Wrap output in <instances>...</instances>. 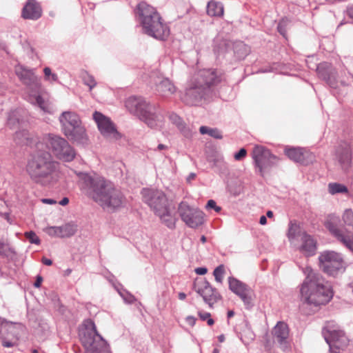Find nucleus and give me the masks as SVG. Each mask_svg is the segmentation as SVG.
<instances>
[{
	"label": "nucleus",
	"mask_w": 353,
	"mask_h": 353,
	"mask_svg": "<svg viewBox=\"0 0 353 353\" xmlns=\"http://www.w3.org/2000/svg\"><path fill=\"white\" fill-rule=\"evenodd\" d=\"M83 191L88 196L107 211H114L125 202L122 192L103 177L85 174L83 179Z\"/></svg>",
	"instance_id": "f257e3e1"
},
{
	"label": "nucleus",
	"mask_w": 353,
	"mask_h": 353,
	"mask_svg": "<svg viewBox=\"0 0 353 353\" xmlns=\"http://www.w3.org/2000/svg\"><path fill=\"white\" fill-rule=\"evenodd\" d=\"M43 147V143H37V150L28 159L25 171L33 183L46 186L54 181L57 163L50 152L41 151Z\"/></svg>",
	"instance_id": "f03ea898"
},
{
	"label": "nucleus",
	"mask_w": 353,
	"mask_h": 353,
	"mask_svg": "<svg viewBox=\"0 0 353 353\" xmlns=\"http://www.w3.org/2000/svg\"><path fill=\"white\" fill-rule=\"evenodd\" d=\"M303 272L305 279L300 288L301 299L306 303L315 306L325 305L330 302L333 297L331 285L311 267H305Z\"/></svg>",
	"instance_id": "7ed1b4c3"
},
{
	"label": "nucleus",
	"mask_w": 353,
	"mask_h": 353,
	"mask_svg": "<svg viewBox=\"0 0 353 353\" xmlns=\"http://www.w3.org/2000/svg\"><path fill=\"white\" fill-rule=\"evenodd\" d=\"M220 77L212 69H203L195 72L192 77L183 101L188 105H196L208 94L210 88L220 82Z\"/></svg>",
	"instance_id": "20e7f679"
},
{
	"label": "nucleus",
	"mask_w": 353,
	"mask_h": 353,
	"mask_svg": "<svg viewBox=\"0 0 353 353\" xmlns=\"http://www.w3.org/2000/svg\"><path fill=\"white\" fill-rule=\"evenodd\" d=\"M15 73L28 88L29 101L32 104L37 105L43 112L52 113L53 106L49 101L48 95L41 88L40 80L34 72L32 70L18 65L15 68Z\"/></svg>",
	"instance_id": "39448f33"
},
{
	"label": "nucleus",
	"mask_w": 353,
	"mask_h": 353,
	"mask_svg": "<svg viewBox=\"0 0 353 353\" xmlns=\"http://www.w3.org/2000/svg\"><path fill=\"white\" fill-rule=\"evenodd\" d=\"M142 194L144 201L161 221L168 228H174L176 221L175 209L165 193L158 190L144 189Z\"/></svg>",
	"instance_id": "423d86ee"
},
{
	"label": "nucleus",
	"mask_w": 353,
	"mask_h": 353,
	"mask_svg": "<svg viewBox=\"0 0 353 353\" xmlns=\"http://www.w3.org/2000/svg\"><path fill=\"white\" fill-rule=\"evenodd\" d=\"M80 340L85 353H111L109 345L98 333L91 320L85 321V327L80 333Z\"/></svg>",
	"instance_id": "0eeeda50"
},
{
	"label": "nucleus",
	"mask_w": 353,
	"mask_h": 353,
	"mask_svg": "<svg viewBox=\"0 0 353 353\" xmlns=\"http://www.w3.org/2000/svg\"><path fill=\"white\" fill-rule=\"evenodd\" d=\"M63 134L70 141L77 143L85 144L88 139L85 130L81 125L79 116L74 112H64L60 117Z\"/></svg>",
	"instance_id": "6e6552de"
},
{
	"label": "nucleus",
	"mask_w": 353,
	"mask_h": 353,
	"mask_svg": "<svg viewBox=\"0 0 353 353\" xmlns=\"http://www.w3.org/2000/svg\"><path fill=\"white\" fill-rule=\"evenodd\" d=\"M43 141L59 159L67 162L74 159L75 152L65 139L49 134L43 138Z\"/></svg>",
	"instance_id": "1a4fd4ad"
},
{
	"label": "nucleus",
	"mask_w": 353,
	"mask_h": 353,
	"mask_svg": "<svg viewBox=\"0 0 353 353\" xmlns=\"http://www.w3.org/2000/svg\"><path fill=\"white\" fill-rule=\"evenodd\" d=\"M326 342L332 352L339 353L348 345L349 340L345 333L334 322L327 323L323 331Z\"/></svg>",
	"instance_id": "9d476101"
},
{
	"label": "nucleus",
	"mask_w": 353,
	"mask_h": 353,
	"mask_svg": "<svg viewBox=\"0 0 353 353\" xmlns=\"http://www.w3.org/2000/svg\"><path fill=\"white\" fill-rule=\"evenodd\" d=\"M252 157L255 166L259 169L260 174L263 176L265 172L275 165L279 161L278 158L272 154L268 148L259 145L253 148Z\"/></svg>",
	"instance_id": "9b49d317"
},
{
	"label": "nucleus",
	"mask_w": 353,
	"mask_h": 353,
	"mask_svg": "<svg viewBox=\"0 0 353 353\" xmlns=\"http://www.w3.org/2000/svg\"><path fill=\"white\" fill-rule=\"evenodd\" d=\"M193 290L203 298L210 307H213L214 304L221 299L216 289L204 278H196L194 280Z\"/></svg>",
	"instance_id": "f8f14e48"
},
{
	"label": "nucleus",
	"mask_w": 353,
	"mask_h": 353,
	"mask_svg": "<svg viewBox=\"0 0 353 353\" xmlns=\"http://www.w3.org/2000/svg\"><path fill=\"white\" fill-rule=\"evenodd\" d=\"M319 259L321 269L330 275H335L343 267V259L337 252L326 251L321 253Z\"/></svg>",
	"instance_id": "ddd939ff"
},
{
	"label": "nucleus",
	"mask_w": 353,
	"mask_h": 353,
	"mask_svg": "<svg viewBox=\"0 0 353 353\" xmlns=\"http://www.w3.org/2000/svg\"><path fill=\"white\" fill-rule=\"evenodd\" d=\"M179 212L181 219L190 228H196L203 223V212L192 208L185 203L182 202L179 204Z\"/></svg>",
	"instance_id": "4468645a"
},
{
	"label": "nucleus",
	"mask_w": 353,
	"mask_h": 353,
	"mask_svg": "<svg viewBox=\"0 0 353 353\" xmlns=\"http://www.w3.org/2000/svg\"><path fill=\"white\" fill-rule=\"evenodd\" d=\"M93 119L97 124V127L101 134L109 139H119L121 137L120 134L116 129L114 124L111 120L99 112L93 114Z\"/></svg>",
	"instance_id": "2eb2a0df"
},
{
	"label": "nucleus",
	"mask_w": 353,
	"mask_h": 353,
	"mask_svg": "<svg viewBox=\"0 0 353 353\" xmlns=\"http://www.w3.org/2000/svg\"><path fill=\"white\" fill-rule=\"evenodd\" d=\"M143 28L145 33L160 40L166 39L170 34V29L163 22L160 15H155L154 19L150 21L148 26H143Z\"/></svg>",
	"instance_id": "dca6fc26"
},
{
	"label": "nucleus",
	"mask_w": 353,
	"mask_h": 353,
	"mask_svg": "<svg viewBox=\"0 0 353 353\" xmlns=\"http://www.w3.org/2000/svg\"><path fill=\"white\" fill-rule=\"evenodd\" d=\"M285 154L291 160L305 165L310 164L315 160L314 154L305 148H286L285 150Z\"/></svg>",
	"instance_id": "f3484780"
},
{
	"label": "nucleus",
	"mask_w": 353,
	"mask_h": 353,
	"mask_svg": "<svg viewBox=\"0 0 353 353\" xmlns=\"http://www.w3.org/2000/svg\"><path fill=\"white\" fill-rule=\"evenodd\" d=\"M125 105L130 113L139 118L141 115H145L150 105L142 97L131 96L126 99Z\"/></svg>",
	"instance_id": "a211bd4d"
},
{
	"label": "nucleus",
	"mask_w": 353,
	"mask_h": 353,
	"mask_svg": "<svg viewBox=\"0 0 353 353\" xmlns=\"http://www.w3.org/2000/svg\"><path fill=\"white\" fill-rule=\"evenodd\" d=\"M336 155L343 169H347L352 163V148L350 144L343 143L336 149Z\"/></svg>",
	"instance_id": "6ab92c4d"
},
{
	"label": "nucleus",
	"mask_w": 353,
	"mask_h": 353,
	"mask_svg": "<svg viewBox=\"0 0 353 353\" xmlns=\"http://www.w3.org/2000/svg\"><path fill=\"white\" fill-rule=\"evenodd\" d=\"M274 338L277 342L281 345L283 350L288 347V338L289 336V328L286 323L280 321L273 328L272 331Z\"/></svg>",
	"instance_id": "aec40b11"
},
{
	"label": "nucleus",
	"mask_w": 353,
	"mask_h": 353,
	"mask_svg": "<svg viewBox=\"0 0 353 353\" xmlns=\"http://www.w3.org/2000/svg\"><path fill=\"white\" fill-rule=\"evenodd\" d=\"M42 10L35 0H28L22 10V17L26 19L36 20L41 17Z\"/></svg>",
	"instance_id": "412c9836"
},
{
	"label": "nucleus",
	"mask_w": 353,
	"mask_h": 353,
	"mask_svg": "<svg viewBox=\"0 0 353 353\" xmlns=\"http://www.w3.org/2000/svg\"><path fill=\"white\" fill-rule=\"evenodd\" d=\"M137 10L143 26H148L149 21L154 19L155 15H159L154 8L145 2H141L137 6Z\"/></svg>",
	"instance_id": "4be33fe9"
},
{
	"label": "nucleus",
	"mask_w": 353,
	"mask_h": 353,
	"mask_svg": "<svg viewBox=\"0 0 353 353\" xmlns=\"http://www.w3.org/2000/svg\"><path fill=\"white\" fill-rule=\"evenodd\" d=\"M152 107L150 105L146 110L145 115H141L139 119L143 121L149 127L157 128L161 125L163 121V117L152 111Z\"/></svg>",
	"instance_id": "5701e85b"
},
{
	"label": "nucleus",
	"mask_w": 353,
	"mask_h": 353,
	"mask_svg": "<svg viewBox=\"0 0 353 353\" xmlns=\"http://www.w3.org/2000/svg\"><path fill=\"white\" fill-rule=\"evenodd\" d=\"M301 241V251L307 256L314 255L316 250V241L314 239L306 233H303Z\"/></svg>",
	"instance_id": "b1692460"
},
{
	"label": "nucleus",
	"mask_w": 353,
	"mask_h": 353,
	"mask_svg": "<svg viewBox=\"0 0 353 353\" xmlns=\"http://www.w3.org/2000/svg\"><path fill=\"white\" fill-rule=\"evenodd\" d=\"M53 231H50V234H54L57 237L65 238L70 237L74 234L77 231V227L70 223L65 224L60 227H54Z\"/></svg>",
	"instance_id": "393cba45"
},
{
	"label": "nucleus",
	"mask_w": 353,
	"mask_h": 353,
	"mask_svg": "<svg viewBox=\"0 0 353 353\" xmlns=\"http://www.w3.org/2000/svg\"><path fill=\"white\" fill-rule=\"evenodd\" d=\"M157 90L162 96H169L176 92V88L168 79L161 80L157 85Z\"/></svg>",
	"instance_id": "a878e982"
},
{
	"label": "nucleus",
	"mask_w": 353,
	"mask_h": 353,
	"mask_svg": "<svg viewBox=\"0 0 353 353\" xmlns=\"http://www.w3.org/2000/svg\"><path fill=\"white\" fill-rule=\"evenodd\" d=\"M207 13L209 16L221 17L224 14V8L221 2L210 1L207 6Z\"/></svg>",
	"instance_id": "bb28decb"
},
{
	"label": "nucleus",
	"mask_w": 353,
	"mask_h": 353,
	"mask_svg": "<svg viewBox=\"0 0 353 353\" xmlns=\"http://www.w3.org/2000/svg\"><path fill=\"white\" fill-rule=\"evenodd\" d=\"M236 295L239 296L247 307L250 308L253 305L255 294L254 290L249 286H247Z\"/></svg>",
	"instance_id": "cd10ccee"
},
{
	"label": "nucleus",
	"mask_w": 353,
	"mask_h": 353,
	"mask_svg": "<svg viewBox=\"0 0 353 353\" xmlns=\"http://www.w3.org/2000/svg\"><path fill=\"white\" fill-rule=\"evenodd\" d=\"M14 141L19 145L30 144L31 143L30 134L26 130L17 131L14 135Z\"/></svg>",
	"instance_id": "c85d7f7f"
},
{
	"label": "nucleus",
	"mask_w": 353,
	"mask_h": 353,
	"mask_svg": "<svg viewBox=\"0 0 353 353\" xmlns=\"http://www.w3.org/2000/svg\"><path fill=\"white\" fill-rule=\"evenodd\" d=\"M228 281L230 290L235 294H239L241 291L248 286L245 283L233 277L229 278Z\"/></svg>",
	"instance_id": "c756f323"
},
{
	"label": "nucleus",
	"mask_w": 353,
	"mask_h": 353,
	"mask_svg": "<svg viewBox=\"0 0 353 353\" xmlns=\"http://www.w3.org/2000/svg\"><path fill=\"white\" fill-rule=\"evenodd\" d=\"M334 217H331L330 220H327L325 223L326 228L339 241L342 236L345 234V232L339 230L336 225L334 224L332 219Z\"/></svg>",
	"instance_id": "7c9ffc66"
},
{
	"label": "nucleus",
	"mask_w": 353,
	"mask_h": 353,
	"mask_svg": "<svg viewBox=\"0 0 353 353\" xmlns=\"http://www.w3.org/2000/svg\"><path fill=\"white\" fill-rule=\"evenodd\" d=\"M199 132L201 134H208L210 137L217 139H221L223 138L221 132L217 128H210L207 126H201L199 128Z\"/></svg>",
	"instance_id": "2f4dec72"
},
{
	"label": "nucleus",
	"mask_w": 353,
	"mask_h": 353,
	"mask_svg": "<svg viewBox=\"0 0 353 353\" xmlns=\"http://www.w3.org/2000/svg\"><path fill=\"white\" fill-rule=\"evenodd\" d=\"M301 234V229L296 223H290L288 231L287 236L289 240L292 242L296 238Z\"/></svg>",
	"instance_id": "473e14b6"
},
{
	"label": "nucleus",
	"mask_w": 353,
	"mask_h": 353,
	"mask_svg": "<svg viewBox=\"0 0 353 353\" xmlns=\"http://www.w3.org/2000/svg\"><path fill=\"white\" fill-rule=\"evenodd\" d=\"M328 192L331 194H336L338 193H347V188L341 183H330L328 184Z\"/></svg>",
	"instance_id": "72a5a7b5"
},
{
	"label": "nucleus",
	"mask_w": 353,
	"mask_h": 353,
	"mask_svg": "<svg viewBox=\"0 0 353 353\" xmlns=\"http://www.w3.org/2000/svg\"><path fill=\"white\" fill-rule=\"evenodd\" d=\"M347 248L353 252V232L350 231L345 232V234L339 241Z\"/></svg>",
	"instance_id": "f704fd0d"
},
{
	"label": "nucleus",
	"mask_w": 353,
	"mask_h": 353,
	"mask_svg": "<svg viewBox=\"0 0 353 353\" xmlns=\"http://www.w3.org/2000/svg\"><path fill=\"white\" fill-rule=\"evenodd\" d=\"M342 219L345 225L353 228V211L351 209L345 210Z\"/></svg>",
	"instance_id": "c9c22d12"
},
{
	"label": "nucleus",
	"mask_w": 353,
	"mask_h": 353,
	"mask_svg": "<svg viewBox=\"0 0 353 353\" xmlns=\"http://www.w3.org/2000/svg\"><path fill=\"white\" fill-rule=\"evenodd\" d=\"M224 274L225 267L223 265H220L216 268L213 272L216 281L218 283H222Z\"/></svg>",
	"instance_id": "e433bc0d"
},
{
	"label": "nucleus",
	"mask_w": 353,
	"mask_h": 353,
	"mask_svg": "<svg viewBox=\"0 0 353 353\" xmlns=\"http://www.w3.org/2000/svg\"><path fill=\"white\" fill-rule=\"evenodd\" d=\"M19 112L17 111L12 112L8 117V125L10 128H14L17 124L19 123V119L18 118Z\"/></svg>",
	"instance_id": "4c0bfd02"
},
{
	"label": "nucleus",
	"mask_w": 353,
	"mask_h": 353,
	"mask_svg": "<svg viewBox=\"0 0 353 353\" xmlns=\"http://www.w3.org/2000/svg\"><path fill=\"white\" fill-rule=\"evenodd\" d=\"M198 315L203 321H206L208 325L212 326L214 323V321L211 318V314L203 311H198Z\"/></svg>",
	"instance_id": "58836bf2"
},
{
	"label": "nucleus",
	"mask_w": 353,
	"mask_h": 353,
	"mask_svg": "<svg viewBox=\"0 0 353 353\" xmlns=\"http://www.w3.org/2000/svg\"><path fill=\"white\" fill-rule=\"evenodd\" d=\"M25 236L31 243H34L37 245L40 243V239L34 232H26L25 233Z\"/></svg>",
	"instance_id": "ea45409f"
},
{
	"label": "nucleus",
	"mask_w": 353,
	"mask_h": 353,
	"mask_svg": "<svg viewBox=\"0 0 353 353\" xmlns=\"http://www.w3.org/2000/svg\"><path fill=\"white\" fill-rule=\"evenodd\" d=\"M83 81L85 85H87L90 90H91L94 87H95L97 83L93 77L90 76L88 74H85L83 77Z\"/></svg>",
	"instance_id": "a19ab883"
},
{
	"label": "nucleus",
	"mask_w": 353,
	"mask_h": 353,
	"mask_svg": "<svg viewBox=\"0 0 353 353\" xmlns=\"http://www.w3.org/2000/svg\"><path fill=\"white\" fill-rule=\"evenodd\" d=\"M45 79L50 81H56L58 79V77L56 74L52 73L50 68H45L43 70Z\"/></svg>",
	"instance_id": "79ce46f5"
},
{
	"label": "nucleus",
	"mask_w": 353,
	"mask_h": 353,
	"mask_svg": "<svg viewBox=\"0 0 353 353\" xmlns=\"http://www.w3.org/2000/svg\"><path fill=\"white\" fill-rule=\"evenodd\" d=\"M247 155V150L245 148H241L237 153L234 154V158L236 161H241Z\"/></svg>",
	"instance_id": "37998d69"
},
{
	"label": "nucleus",
	"mask_w": 353,
	"mask_h": 353,
	"mask_svg": "<svg viewBox=\"0 0 353 353\" xmlns=\"http://www.w3.org/2000/svg\"><path fill=\"white\" fill-rule=\"evenodd\" d=\"M206 208L214 209L217 212L221 211V208L216 205V202L214 200H209L208 201Z\"/></svg>",
	"instance_id": "c03bdc74"
},
{
	"label": "nucleus",
	"mask_w": 353,
	"mask_h": 353,
	"mask_svg": "<svg viewBox=\"0 0 353 353\" xmlns=\"http://www.w3.org/2000/svg\"><path fill=\"white\" fill-rule=\"evenodd\" d=\"M10 250L8 245L0 241V255L6 254L7 252Z\"/></svg>",
	"instance_id": "a18cd8bd"
},
{
	"label": "nucleus",
	"mask_w": 353,
	"mask_h": 353,
	"mask_svg": "<svg viewBox=\"0 0 353 353\" xmlns=\"http://www.w3.org/2000/svg\"><path fill=\"white\" fill-rule=\"evenodd\" d=\"M185 321L189 325L193 327L196 323V319L193 316H188L186 317Z\"/></svg>",
	"instance_id": "49530a36"
},
{
	"label": "nucleus",
	"mask_w": 353,
	"mask_h": 353,
	"mask_svg": "<svg viewBox=\"0 0 353 353\" xmlns=\"http://www.w3.org/2000/svg\"><path fill=\"white\" fill-rule=\"evenodd\" d=\"M207 268H197L195 269V272L199 275H204L207 273Z\"/></svg>",
	"instance_id": "de8ad7c7"
},
{
	"label": "nucleus",
	"mask_w": 353,
	"mask_h": 353,
	"mask_svg": "<svg viewBox=\"0 0 353 353\" xmlns=\"http://www.w3.org/2000/svg\"><path fill=\"white\" fill-rule=\"evenodd\" d=\"M43 281V278L41 276H37V279L34 283V285L35 288H39L41 285V283Z\"/></svg>",
	"instance_id": "09e8293b"
},
{
	"label": "nucleus",
	"mask_w": 353,
	"mask_h": 353,
	"mask_svg": "<svg viewBox=\"0 0 353 353\" xmlns=\"http://www.w3.org/2000/svg\"><path fill=\"white\" fill-rule=\"evenodd\" d=\"M41 201L46 204H55L57 203L56 201L50 199H43Z\"/></svg>",
	"instance_id": "8fccbe9b"
},
{
	"label": "nucleus",
	"mask_w": 353,
	"mask_h": 353,
	"mask_svg": "<svg viewBox=\"0 0 353 353\" xmlns=\"http://www.w3.org/2000/svg\"><path fill=\"white\" fill-rule=\"evenodd\" d=\"M283 21H281L279 25H278V30L279 31V32L283 34V36H285V30H283Z\"/></svg>",
	"instance_id": "3c124183"
},
{
	"label": "nucleus",
	"mask_w": 353,
	"mask_h": 353,
	"mask_svg": "<svg viewBox=\"0 0 353 353\" xmlns=\"http://www.w3.org/2000/svg\"><path fill=\"white\" fill-rule=\"evenodd\" d=\"M41 261L46 265H51L52 264V260L46 257H43Z\"/></svg>",
	"instance_id": "603ef678"
},
{
	"label": "nucleus",
	"mask_w": 353,
	"mask_h": 353,
	"mask_svg": "<svg viewBox=\"0 0 353 353\" xmlns=\"http://www.w3.org/2000/svg\"><path fill=\"white\" fill-rule=\"evenodd\" d=\"M171 119H172L176 123V125H180L181 123V119L178 117L176 115L171 116Z\"/></svg>",
	"instance_id": "864d4df0"
},
{
	"label": "nucleus",
	"mask_w": 353,
	"mask_h": 353,
	"mask_svg": "<svg viewBox=\"0 0 353 353\" xmlns=\"http://www.w3.org/2000/svg\"><path fill=\"white\" fill-rule=\"evenodd\" d=\"M347 12L348 16L350 18L353 19V6L348 7Z\"/></svg>",
	"instance_id": "5fc2aeb1"
},
{
	"label": "nucleus",
	"mask_w": 353,
	"mask_h": 353,
	"mask_svg": "<svg viewBox=\"0 0 353 353\" xmlns=\"http://www.w3.org/2000/svg\"><path fill=\"white\" fill-rule=\"evenodd\" d=\"M69 203V199L67 197H64L61 201H59V204L61 205H65Z\"/></svg>",
	"instance_id": "6e6d98bb"
},
{
	"label": "nucleus",
	"mask_w": 353,
	"mask_h": 353,
	"mask_svg": "<svg viewBox=\"0 0 353 353\" xmlns=\"http://www.w3.org/2000/svg\"><path fill=\"white\" fill-rule=\"evenodd\" d=\"M259 223L261 225H265L267 223V219L265 216H261L260 217Z\"/></svg>",
	"instance_id": "4d7b16f0"
},
{
	"label": "nucleus",
	"mask_w": 353,
	"mask_h": 353,
	"mask_svg": "<svg viewBox=\"0 0 353 353\" xmlns=\"http://www.w3.org/2000/svg\"><path fill=\"white\" fill-rule=\"evenodd\" d=\"M167 148H168V146L164 144H162V143L159 144L157 146V149L159 150H166Z\"/></svg>",
	"instance_id": "13d9d810"
},
{
	"label": "nucleus",
	"mask_w": 353,
	"mask_h": 353,
	"mask_svg": "<svg viewBox=\"0 0 353 353\" xmlns=\"http://www.w3.org/2000/svg\"><path fill=\"white\" fill-rule=\"evenodd\" d=\"M186 298V294L184 292L179 293V299L180 300H184Z\"/></svg>",
	"instance_id": "bf43d9fd"
},
{
	"label": "nucleus",
	"mask_w": 353,
	"mask_h": 353,
	"mask_svg": "<svg viewBox=\"0 0 353 353\" xmlns=\"http://www.w3.org/2000/svg\"><path fill=\"white\" fill-rule=\"evenodd\" d=\"M3 345L4 347H12V343H10V342H3Z\"/></svg>",
	"instance_id": "052dcab7"
},
{
	"label": "nucleus",
	"mask_w": 353,
	"mask_h": 353,
	"mask_svg": "<svg viewBox=\"0 0 353 353\" xmlns=\"http://www.w3.org/2000/svg\"><path fill=\"white\" fill-rule=\"evenodd\" d=\"M218 339H219V341L222 343L225 341V336L223 334H221L220 335L219 337H218Z\"/></svg>",
	"instance_id": "680f3d73"
},
{
	"label": "nucleus",
	"mask_w": 353,
	"mask_h": 353,
	"mask_svg": "<svg viewBox=\"0 0 353 353\" xmlns=\"http://www.w3.org/2000/svg\"><path fill=\"white\" fill-rule=\"evenodd\" d=\"M234 315V312L232 310H230L228 312V317L231 318Z\"/></svg>",
	"instance_id": "e2e57ef3"
},
{
	"label": "nucleus",
	"mask_w": 353,
	"mask_h": 353,
	"mask_svg": "<svg viewBox=\"0 0 353 353\" xmlns=\"http://www.w3.org/2000/svg\"><path fill=\"white\" fill-rule=\"evenodd\" d=\"M266 215L268 218H272L273 217V212L270 210L268 211L266 213Z\"/></svg>",
	"instance_id": "0e129e2a"
},
{
	"label": "nucleus",
	"mask_w": 353,
	"mask_h": 353,
	"mask_svg": "<svg viewBox=\"0 0 353 353\" xmlns=\"http://www.w3.org/2000/svg\"><path fill=\"white\" fill-rule=\"evenodd\" d=\"M201 241L203 243H205L206 242V238L205 236H202L201 238Z\"/></svg>",
	"instance_id": "69168bd1"
},
{
	"label": "nucleus",
	"mask_w": 353,
	"mask_h": 353,
	"mask_svg": "<svg viewBox=\"0 0 353 353\" xmlns=\"http://www.w3.org/2000/svg\"><path fill=\"white\" fill-rule=\"evenodd\" d=\"M213 353H219V350L217 348L214 349Z\"/></svg>",
	"instance_id": "338daca9"
},
{
	"label": "nucleus",
	"mask_w": 353,
	"mask_h": 353,
	"mask_svg": "<svg viewBox=\"0 0 353 353\" xmlns=\"http://www.w3.org/2000/svg\"><path fill=\"white\" fill-rule=\"evenodd\" d=\"M32 353H39L38 350L34 349L32 350Z\"/></svg>",
	"instance_id": "774afa93"
}]
</instances>
